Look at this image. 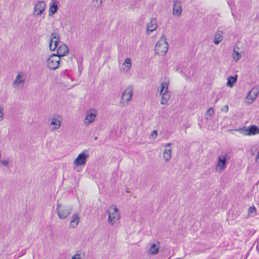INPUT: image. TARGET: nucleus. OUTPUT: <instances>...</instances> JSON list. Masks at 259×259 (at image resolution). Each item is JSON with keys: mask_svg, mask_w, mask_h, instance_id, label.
<instances>
[{"mask_svg": "<svg viewBox=\"0 0 259 259\" xmlns=\"http://www.w3.org/2000/svg\"><path fill=\"white\" fill-rule=\"evenodd\" d=\"M132 66V60L131 58H126L122 65L120 71L124 73H127L131 70Z\"/></svg>", "mask_w": 259, "mask_h": 259, "instance_id": "aec40b11", "label": "nucleus"}, {"mask_svg": "<svg viewBox=\"0 0 259 259\" xmlns=\"http://www.w3.org/2000/svg\"><path fill=\"white\" fill-rule=\"evenodd\" d=\"M4 113L3 107L0 106V121L3 119Z\"/></svg>", "mask_w": 259, "mask_h": 259, "instance_id": "2f4dec72", "label": "nucleus"}, {"mask_svg": "<svg viewBox=\"0 0 259 259\" xmlns=\"http://www.w3.org/2000/svg\"><path fill=\"white\" fill-rule=\"evenodd\" d=\"M58 6L55 2L50 6L49 11V15L52 16L54 15L57 11Z\"/></svg>", "mask_w": 259, "mask_h": 259, "instance_id": "bb28decb", "label": "nucleus"}, {"mask_svg": "<svg viewBox=\"0 0 259 259\" xmlns=\"http://www.w3.org/2000/svg\"><path fill=\"white\" fill-rule=\"evenodd\" d=\"M182 11V8L181 2L179 1H174L173 15L179 17L181 15Z\"/></svg>", "mask_w": 259, "mask_h": 259, "instance_id": "412c9836", "label": "nucleus"}, {"mask_svg": "<svg viewBox=\"0 0 259 259\" xmlns=\"http://www.w3.org/2000/svg\"><path fill=\"white\" fill-rule=\"evenodd\" d=\"M170 80L167 77H164L160 79V84L158 87L156 91V95H158V93L168 90Z\"/></svg>", "mask_w": 259, "mask_h": 259, "instance_id": "2eb2a0df", "label": "nucleus"}, {"mask_svg": "<svg viewBox=\"0 0 259 259\" xmlns=\"http://www.w3.org/2000/svg\"><path fill=\"white\" fill-rule=\"evenodd\" d=\"M171 145V144L169 143L164 146L163 158L166 162L169 161L171 158L172 149L170 147Z\"/></svg>", "mask_w": 259, "mask_h": 259, "instance_id": "dca6fc26", "label": "nucleus"}, {"mask_svg": "<svg viewBox=\"0 0 259 259\" xmlns=\"http://www.w3.org/2000/svg\"><path fill=\"white\" fill-rule=\"evenodd\" d=\"M97 3H99L98 7H101L102 5L103 0H95Z\"/></svg>", "mask_w": 259, "mask_h": 259, "instance_id": "72a5a7b5", "label": "nucleus"}, {"mask_svg": "<svg viewBox=\"0 0 259 259\" xmlns=\"http://www.w3.org/2000/svg\"><path fill=\"white\" fill-rule=\"evenodd\" d=\"M259 94V88L253 87L249 92L245 98V103L247 105L252 104L257 98Z\"/></svg>", "mask_w": 259, "mask_h": 259, "instance_id": "9d476101", "label": "nucleus"}, {"mask_svg": "<svg viewBox=\"0 0 259 259\" xmlns=\"http://www.w3.org/2000/svg\"><path fill=\"white\" fill-rule=\"evenodd\" d=\"M237 75L230 76L227 78V85L230 88H232L237 82Z\"/></svg>", "mask_w": 259, "mask_h": 259, "instance_id": "a878e982", "label": "nucleus"}, {"mask_svg": "<svg viewBox=\"0 0 259 259\" xmlns=\"http://www.w3.org/2000/svg\"><path fill=\"white\" fill-rule=\"evenodd\" d=\"M232 57L233 60L236 62H238L241 58V52L240 51V49L238 47L234 48Z\"/></svg>", "mask_w": 259, "mask_h": 259, "instance_id": "b1692460", "label": "nucleus"}, {"mask_svg": "<svg viewBox=\"0 0 259 259\" xmlns=\"http://www.w3.org/2000/svg\"><path fill=\"white\" fill-rule=\"evenodd\" d=\"M177 259H182V258H178Z\"/></svg>", "mask_w": 259, "mask_h": 259, "instance_id": "e433bc0d", "label": "nucleus"}, {"mask_svg": "<svg viewBox=\"0 0 259 259\" xmlns=\"http://www.w3.org/2000/svg\"><path fill=\"white\" fill-rule=\"evenodd\" d=\"M56 50L57 54L56 55L59 56L60 58L61 57L66 56L69 53V49L68 47L64 44H60Z\"/></svg>", "mask_w": 259, "mask_h": 259, "instance_id": "f3484780", "label": "nucleus"}, {"mask_svg": "<svg viewBox=\"0 0 259 259\" xmlns=\"http://www.w3.org/2000/svg\"><path fill=\"white\" fill-rule=\"evenodd\" d=\"M256 209L254 206L250 207L248 209V215H250L252 213H256Z\"/></svg>", "mask_w": 259, "mask_h": 259, "instance_id": "c85d7f7f", "label": "nucleus"}, {"mask_svg": "<svg viewBox=\"0 0 259 259\" xmlns=\"http://www.w3.org/2000/svg\"><path fill=\"white\" fill-rule=\"evenodd\" d=\"M89 157V152L88 150H84L78 154L77 157L73 161V164L76 166H84Z\"/></svg>", "mask_w": 259, "mask_h": 259, "instance_id": "0eeeda50", "label": "nucleus"}, {"mask_svg": "<svg viewBox=\"0 0 259 259\" xmlns=\"http://www.w3.org/2000/svg\"><path fill=\"white\" fill-rule=\"evenodd\" d=\"M235 131L246 136L255 135L259 134V128L256 125H251L248 129L236 128Z\"/></svg>", "mask_w": 259, "mask_h": 259, "instance_id": "f8f14e48", "label": "nucleus"}, {"mask_svg": "<svg viewBox=\"0 0 259 259\" xmlns=\"http://www.w3.org/2000/svg\"><path fill=\"white\" fill-rule=\"evenodd\" d=\"M9 163H10V160L9 159H3V160L1 159L0 160V163L3 166L8 167Z\"/></svg>", "mask_w": 259, "mask_h": 259, "instance_id": "cd10ccee", "label": "nucleus"}, {"mask_svg": "<svg viewBox=\"0 0 259 259\" xmlns=\"http://www.w3.org/2000/svg\"><path fill=\"white\" fill-rule=\"evenodd\" d=\"M224 110L226 112H227L229 110V107H228V105H226L224 106Z\"/></svg>", "mask_w": 259, "mask_h": 259, "instance_id": "c9c22d12", "label": "nucleus"}, {"mask_svg": "<svg viewBox=\"0 0 259 259\" xmlns=\"http://www.w3.org/2000/svg\"><path fill=\"white\" fill-rule=\"evenodd\" d=\"M62 117L59 114H53L50 119V125L52 126V131L59 129L61 126Z\"/></svg>", "mask_w": 259, "mask_h": 259, "instance_id": "9b49d317", "label": "nucleus"}, {"mask_svg": "<svg viewBox=\"0 0 259 259\" xmlns=\"http://www.w3.org/2000/svg\"><path fill=\"white\" fill-rule=\"evenodd\" d=\"M60 39V34L58 32H54L51 34L49 46L51 51H54L57 50L58 46L61 44Z\"/></svg>", "mask_w": 259, "mask_h": 259, "instance_id": "1a4fd4ad", "label": "nucleus"}, {"mask_svg": "<svg viewBox=\"0 0 259 259\" xmlns=\"http://www.w3.org/2000/svg\"><path fill=\"white\" fill-rule=\"evenodd\" d=\"M222 34V31H218L215 33L213 38V42L215 45H219L223 40V36Z\"/></svg>", "mask_w": 259, "mask_h": 259, "instance_id": "393cba45", "label": "nucleus"}, {"mask_svg": "<svg viewBox=\"0 0 259 259\" xmlns=\"http://www.w3.org/2000/svg\"><path fill=\"white\" fill-rule=\"evenodd\" d=\"M158 95L161 97L160 104L161 105H166L170 98V94L168 90L158 93Z\"/></svg>", "mask_w": 259, "mask_h": 259, "instance_id": "a211bd4d", "label": "nucleus"}, {"mask_svg": "<svg viewBox=\"0 0 259 259\" xmlns=\"http://www.w3.org/2000/svg\"><path fill=\"white\" fill-rule=\"evenodd\" d=\"M160 245L159 242L152 243L148 250L149 253L152 255L157 254L160 249Z\"/></svg>", "mask_w": 259, "mask_h": 259, "instance_id": "5701e85b", "label": "nucleus"}, {"mask_svg": "<svg viewBox=\"0 0 259 259\" xmlns=\"http://www.w3.org/2000/svg\"><path fill=\"white\" fill-rule=\"evenodd\" d=\"M80 218L77 213H74L71 216L69 227L71 228L76 227L79 222Z\"/></svg>", "mask_w": 259, "mask_h": 259, "instance_id": "4be33fe9", "label": "nucleus"}, {"mask_svg": "<svg viewBox=\"0 0 259 259\" xmlns=\"http://www.w3.org/2000/svg\"><path fill=\"white\" fill-rule=\"evenodd\" d=\"M25 80L26 77L24 73L21 72H18L13 83L14 88H22L24 87Z\"/></svg>", "mask_w": 259, "mask_h": 259, "instance_id": "ddd939ff", "label": "nucleus"}, {"mask_svg": "<svg viewBox=\"0 0 259 259\" xmlns=\"http://www.w3.org/2000/svg\"><path fill=\"white\" fill-rule=\"evenodd\" d=\"M157 28V21L155 19L153 18L150 20V21L147 24L146 32L147 34H149L155 30Z\"/></svg>", "mask_w": 259, "mask_h": 259, "instance_id": "6ab92c4d", "label": "nucleus"}, {"mask_svg": "<svg viewBox=\"0 0 259 259\" xmlns=\"http://www.w3.org/2000/svg\"><path fill=\"white\" fill-rule=\"evenodd\" d=\"M255 161L257 164H259V150L257 152V154L255 158Z\"/></svg>", "mask_w": 259, "mask_h": 259, "instance_id": "473e14b6", "label": "nucleus"}, {"mask_svg": "<svg viewBox=\"0 0 259 259\" xmlns=\"http://www.w3.org/2000/svg\"><path fill=\"white\" fill-rule=\"evenodd\" d=\"M214 113V110L212 108H209L206 112V115L211 116Z\"/></svg>", "mask_w": 259, "mask_h": 259, "instance_id": "c756f323", "label": "nucleus"}, {"mask_svg": "<svg viewBox=\"0 0 259 259\" xmlns=\"http://www.w3.org/2000/svg\"><path fill=\"white\" fill-rule=\"evenodd\" d=\"M158 135L157 131L154 130L152 132L151 134L150 135V138L153 139H155Z\"/></svg>", "mask_w": 259, "mask_h": 259, "instance_id": "7c9ffc66", "label": "nucleus"}, {"mask_svg": "<svg viewBox=\"0 0 259 259\" xmlns=\"http://www.w3.org/2000/svg\"><path fill=\"white\" fill-rule=\"evenodd\" d=\"M57 213L58 217L62 220L66 219L72 212V207L65 203H58Z\"/></svg>", "mask_w": 259, "mask_h": 259, "instance_id": "7ed1b4c3", "label": "nucleus"}, {"mask_svg": "<svg viewBox=\"0 0 259 259\" xmlns=\"http://www.w3.org/2000/svg\"><path fill=\"white\" fill-rule=\"evenodd\" d=\"M47 8L46 4L44 1L38 2L34 7L33 14L35 16L41 15Z\"/></svg>", "mask_w": 259, "mask_h": 259, "instance_id": "4468645a", "label": "nucleus"}, {"mask_svg": "<svg viewBox=\"0 0 259 259\" xmlns=\"http://www.w3.org/2000/svg\"><path fill=\"white\" fill-rule=\"evenodd\" d=\"M108 222L111 225H114L120 218L118 209L115 205L110 206L108 210Z\"/></svg>", "mask_w": 259, "mask_h": 259, "instance_id": "20e7f679", "label": "nucleus"}, {"mask_svg": "<svg viewBox=\"0 0 259 259\" xmlns=\"http://www.w3.org/2000/svg\"><path fill=\"white\" fill-rule=\"evenodd\" d=\"M168 49V44L166 36L162 35L157 42L155 47V54L159 56H164L167 53Z\"/></svg>", "mask_w": 259, "mask_h": 259, "instance_id": "f257e3e1", "label": "nucleus"}, {"mask_svg": "<svg viewBox=\"0 0 259 259\" xmlns=\"http://www.w3.org/2000/svg\"><path fill=\"white\" fill-rule=\"evenodd\" d=\"M72 259H80V258L79 257V255L77 254H75V255H74L72 257Z\"/></svg>", "mask_w": 259, "mask_h": 259, "instance_id": "f704fd0d", "label": "nucleus"}, {"mask_svg": "<svg viewBox=\"0 0 259 259\" xmlns=\"http://www.w3.org/2000/svg\"><path fill=\"white\" fill-rule=\"evenodd\" d=\"M134 94V87L133 85H129L123 91L119 101L120 106L122 107L128 106L132 101Z\"/></svg>", "mask_w": 259, "mask_h": 259, "instance_id": "f03ea898", "label": "nucleus"}, {"mask_svg": "<svg viewBox=\"0 0 259 259\" xmlns=\"http://www.w3.org/2000/svg\"><path fill=\"white\" fill-rule=\"evenodd\" d=\"M97 115L98 111L96 109H91L85 112V118L83 121L84 125L88 126L94 122Z\"/></svg>", "mask_w": 259, "mask_h": 259, "instance_id": "6e6552de", "label": "nucleus"}, {"mask_svg": "<svg viewBox=\"0 0 259 259\" xmlns=\"http://www.w3.org/2000/svg\"><path fill=\"white\" fill-rule=\"evenodd\" d=\"M227 153H222L217 157L215 169L217 172H222L227 167Z\"/></svg>", "mask_w": 259, "mask_h": 259, "instance_id": "423d86ee", "label": "nucleus"}, {"mask_svg": "<svg viewBox=\"0 0 259 259\" xmlns=\"http://www.w3.org/2000/svg\"><path fill=\"white\" fill-rule=\"evenodd\" d=\"M59 56L53 54L50 56L46 61L47 67L51 70H55L59 68L61 63Z\"/></svg>", "mask_w": 259, "mask_h": 259, "instance_id": "39448f33", "label": "nucleus"}]
</instances>
